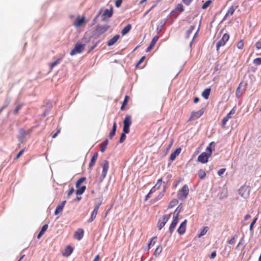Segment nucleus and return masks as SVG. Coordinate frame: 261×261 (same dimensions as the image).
I'll list each match as a JSON object with an SVG mask.
<instances>
[{"instance_id": "ddd939ff", "label": "nucleus", "mask_w": 261, "mask_h": 261, "mask_svg": "<svg viewBox=\"0 0 261 261\" xmlns=\"http://www.w3.org/2000/svg\"><path fill=\"white\" fill-rule=\"evenodd\" d=\"M246 86V84L245 83L241 82L240 83L238 87L237 88V89L236 90V96L238 98H239L242 96V93H243V91L245 90Z\"/></svg>"}, {"instance_id": "79ce46f5", "label": "nucleus", "mask_w": 261, "mask_h": 261, "mask_svg": "<svg viewBox=\"0 0 261 261\" xmlns=\"http://www.w3.org/2000/svg\"><path fill=\"white\" fill-rule=\"evenodd\" d=\"M194 28H195V27L194 25H192L189 28V29H188V30L187 31V32H186L187 38H188L190 36L191 34L193 31Z\"/></svg>"}, {"instance_id": "0e129e2a", "label": "nucleus", "mask_w": 261, "mask_h": 261, "mask_svg": "<svg viewBox=\"0 0 261 261\" xmlns=\"http://www.w3.org/2000/svg\"><path fill=\"white\" fill-rule=\"evenodd\" d=\"M155 191H156V190H155V189H154V187H153L150 189V191H149V193H150V194H152V193H154V192H155Z\"/></svg>"}, {"instance_id": "c9c22d12", "label": "nucleus", "mask_w": 261, "mask_h": 261, "mask_svg": "<svg viewBox=\"0 0 261 261\" xmlns=\"http://www.w3.org/2000/svg\"><path fill=\"white\" fill-rule=\"evenodd\" d=\"M165 191V190L164 189L162 191H161L159 193L158 195L155 197V198L153 199V200L154 201H157L158 200L161 199L164 195Z\"/></svg>"}, {"instance_id": "a19ab883", "label": "nucleus", "mask_w": 261, "mask_h": 261, "mask_svg": "<svg viewBox=\"0 0 261 261\" xmlns=\"http://www.w3.org/2000/svg\"><path fill=\"white\" fill-rule=\"evenodd\" d=\"M244 44L243 40H240L237 44V47L239 49H242L244 47Z\"/></svg>"}, {"instance_id": "58836bf2", "label": "nucleus", "mask_w": 261, "mask_h": 261, "mask_svg": "<svg viewBox=\"0 0 261 261\" xmlns=\"http://www.w3.org/2000/svg\"><path fill=\"white\" fill-rule=\"evenodd\" d=\"M128 99H129V96H127V95H126L125 96V98H124V99L123 100V103L121 107V110H123L124 109V107L128 103Z\"/></svg>"}, {"instance_id": "cd10ccee", "label": "nucleus", "mask_w": 261, "mask_h": 261, "mask_svg": "<svg viewBox=\"0 0 261 261\" xmlns=\"http://www.w3.org/2000/svg\"><path fill=\"white\" fill-rule=\"evenodd\" d=\"M47 228H48V225L47 224L44 225L42 226L41 230L40 231L39 233H38V234L37 236V239H39L41 237V236L44 233V232L47 229Z\"/></svg>"}, {"instance_id": "8fccbe9b", "label": "nucleus", "mask_w": 261, "mask_h": 261, "mask_svg": "<svg viewBox=\"0 0 261 261\" xmlns=\"http://www.w3.org/2000/svg\"><path fill=\"white\" fill-rule=\"evenodd\" d=\"M255 47L258 50L261 49V41H257L255 44Z\"/></svg>"}, {"instance_id": "ea45409f", "label": "nucleus", "mask_w": 261, "mask_h": 261, "mask_svg": "<svg viewBox=\"0 0 261 261\" xmlns=\"http://www.w3.org/2000/svg\"><path fill=\"white\" fill-rule=\"evenodd\" d=\"M208 227L205 226L202 228V229L201 230L200 233L198 235V237H201L203 236H204L206 233L207 232L208 230Z\"/></svg>"}, {"instance_id": "e433bc0d", "label": "nucleus", "mask_w": 261, "mask_h": 261, "mask_svg": "<svg viewBox=\"0 0 261 261\" xmlns=\"http://www.w3.org/2000/svg\"><path fill=\"white\" fill-rule=\"evenodd\" d=\"M198 176L200 179H203L206 176V173L203 169L198 171Z\"/></svg>"}, {"instance_id": "dca6fc26", "label": "nucleus", "mask_w": 261, "mask_h": 261, "mask_svg": "<svg viewBox=\"0 0 261 261\" xmlns=\"http://www.w3.org/2000/svg\"><path fill=\"white\" fill-rule=\"evenodd\" d=\"M101 203H99L95 206L93 212H92L90 218L88 220V222H92L96 218L97 212Z\"/></svg>"}, {"instance_id": "de8ad7c7", "label": "nucleus", "mask_w": 261, "mask_h": 261, "mask_svg": "<svg viewBox=\"0 0 261 261\" xmlns=\"http://www.w3.org/2000/svg\"><path fill=\"white\" fill-rule=\"evenodd\" d=\"M257 220V218L256 217L254 219V220L252 221V222H251V223L250 224V229L251 230H252L253 229V227L254 226V225L255 224L256 221Z\"/></svg>"}, {"instance_id": "a18cd8bd", "label": "nucleus", "mask_w": 261, "mask_h": 261, "mask_svg": "<svg viewBox=\"0 0 261 261\" xmlns=\"http://www.w3.org/2000/svg\"><path fill=\"white\" fill-rule=\"evenodd\" d=\"M125 134L126 133H124V132H123L121 135V137H120V140H119V142L120 143H122L124 141V140H125L126 139V135H125Z\"/></svg>"}, {"instance_id": "412c9836", "label": "nucleus", "mask_w": 261, "mask_h": 261, "mask_svg": "<svg viewBox=\"0 0 261 261\" xmlns=\"http://www.w3.org/2000/svg\"><path fill=\"white\" fill-rule=\"evenodd\" d=\"M66 201L64 200L57 206V207L55 210V214L56 215H57L62 212L65 204H66Z\"/></svg>"}, {"instance_id": "37998d69", "label": "nucleus", "mask_w": 261, "mask_h": 261, "mask_svg": "<svg viewBox=\"0 0 261 261\" xmlns=\"http://www.w3.org/2000/svg\"><path fill=\"white\" fill-rule=\"evenodd\" d=\"M253 63L256 66L261 65V58H257L253 60Z\"/></svg>"}, {"instance_id": "0eeeda50", "label": "nucleus", "mask_w": 261, "mask_h": 261, "mask_svg": "<svg viewBox=\"0 0 261 261\" xmlns=\"http://www.w3.org/2000/svg\"><path fill=\"white\" fill-rule=\"evenodd\" d=\"M84 49L85 44L76 43L74 47L71 50L70 55L72 56L77 54H80L84 50Z\"/></svg>"}, {"instance_id": "6e6552de", "label": "nucleus", "mask_w": 261, "mask_h": 261, "mask_svg": "<svg viewBox=\"0 0 261 261\" xmlns=\"http://www.w3.org/2000/svg\"><path fill=\"white\" fill-rule=\"evenodd\" d=\"M250 189L247 186H242L239 190V194L243 198H247L249 197Z\"/></svg>"}, {"instance_id": "5701e85b", "label": "nucleus", "mask_w": 261, "mask_h": 261, "mask_svg": "<svg viewBox=\"0 0 261 261\" xmlns=\"http://www.w3.org/2000/svg\"><path fill=\"white\" fill-rule=\"evenodd\" d=\"M98 154L97 152H95L93 156L92 157L91 160H90V162L89 164V168L90 169H91L93 166L95 165V163H96V161L97 159V158H98Z\"/></svg>"}, {"instance_id": "69168bd1", "label": "nucleus", "mask_w": 261, "mask_h": 261, "mask_svg": "<svg viewBox=\"0 0 261 261\" xmlns=\"http://www.w3.org/2000/svg\"><path fill=\"white\" fill-rule=\"evenodd\" d=\"M151 194L149 192L146 196H145V200H147L149 197H150V195Z\"/></svg>"}, {"instance_id": "13d9d810", "label": "nucleus", "mask_w": 261, "mask_h": 261, "mask_svg": "<svg viewBox=\"0 0 261 261\" xmlns=\"http://www.w3.org/2000/svg\"><path fill=\"white\" fill-rule=\"evenodd\" d=\"M156 6V4H154L147 11H146L144 14V15L148 14L151 10H152L154 8H155Z\"/></svg>"}, {"instance_id": "bb28decb", "label": "nucleus", "mask_w": 261, "mask_h": 261, "mask_svg": "<svg viewBox=\"0 0 261 261\" xmlns=\"http://www.w3.org/2000/svg\"><path fill=\"white\" fill-rule=\"evenodd\" d=\"M108 143H109V141L108 139H106V140H105L103 142H102L100 144V151L101 152H103L105 151V150L108 145Z\"/></svg>"}, {"instance_id": "4c0bfd02", "label": "nucleus", "mask_w": 261, "mask_h": 261, "mask_svg": "<svg viewBox=\"0 0 261 261\" xmlns=\"http://www.w3.org/2000/svg\"><path fill=\"white\" fill-rule=\"evenodd\" d=\"M178 201L177 199H173L170 201L169 205V207L172 208V207H174V206L178 204Z\"/></svg>"}, {"instance_id": "603ef678", "label": "nucleus", "mask_w": 261, "mask_h": 261, "mask_svg": "<svg viewBox=\"0 0 261 261\" xmlns=\"http://www.w3.org/2000/svg\"><path fill=\"white\" fill-rule=\"evenodd\" d=\"M145 56H143L141 57V58L139 60L138 63L136 64V66H138L139 65H140L144 60Z\"/></svg>"}, {"instance_id": "7c9ffc66", "label": "nucleus", "mask_w": 261, "mask_h": 261, "mask_svg": "<svg viewBox=\"0 0 261 261\" xmlns=\"http://www.w3.org/2000/svg\"><path fill=\"white\" fill-rule=\"evenodd\" d=\"M211 92L210 88L205 89L202 93V96L205 99H208Z\"/></svg>"}, {"instance_id": "f704fd0d", "label": "nucleus", "mask_w": 261, "mask_h": 261, "mask_svg": "<svg viewBox=\"0 0 261 261\" xmlns=\"http://www.w3.org/2000/svg\"><path fill=\"white\" fill-rule=\"evenodd\" d=\"M184 7L181 4H178L174 10L172 11L171 13V14L173 13L175 11H179L180 12H182L184 11Z\"/></svg>"}, {"instance_id": "a211bd4d", "label": "nucleus", "mask_w": 261, "mask_h": 261, "mask_svg": "<svg viewBox=\"0 0 261 261\" xmlns=\"http://www.w3.org/2000/svg\"><path fill=\"white\" fill-rule=\"evenodd\" d=\"M187 221L185 220L180 225L179 227L177 229V232L180 234H183L186 231V225Z\"/></svg>"}, {"instance_id": "4468645a", "label": "nucleus", "mask_w": 261, "mask_h": 261, "mask_svg": "<svg viewBox=\"0 0 261 261\" xmlns=\"http://www.w3.org/2000/svg\"><path fill=\"white\" fill-rule=\"evenodd\" d=\"M179 212V211H178L177 212V213L176 216L173 218V220L171 224L170 225L169 230L170 233H172V232L173 231L175 226H176V225L178 222V215Z\"/></svg>"}, {"instance_id": "f8f14e48", "label": "nucleus", "mask_w": 261, "mask_h": 261, "mask_svg": "<svg viewBox=\"0 0 261 261\" xmlns=\"http://www.w3.org/2000/svg\"><path fill=\"white\" fill-rule=\"evenodd\" d=\"M236 112L234 108L232 109L227 114V115L224 117L222 120V127L223 128L225 127L226 123L228 121L229 119L231 118V116L233 115Z\"/></svg>"}, {"instance_id": "473e14b6", "label": "nucleus", "mask_w": 261, "mask_h": 261, "mask_svg": "<svg viewBox=\"0 0 261 261\" xmlns=\"http://www.w3.org/2000/svg\"><path fill=\"white\" fill-rule=\"evenodd\" d=\"M131 28H132V25L130 24H127L122 30L121 34L123 35L126 34L130 31Z\"/></svg>"}, {"instance_id": "7ed1b4c3", "label": "nucleus", "mask_w": 261, "mask_h": 261, "mask_svg": "<svg viewBox=\"0 0 261 261\" xmlns=\"http://www.w3.org/2000/svg\"><path fill=\"white\" fill-rule=\"evenodd\" d=\"M102 171L100 178V181H102L106 177L108 169L109 168V163L107 160H103L100 164Z\"/></svg>"}, {"instance_id": "2eb2a0df", "label": "nucleus", "mask_w": 261, "mask_h": 261, "mask_svg": "<svg viewBox=\"0 0 261 261\" xmlns=\"http://www.w3.org/2000/svg\"><path fill=\"white\" fill-rule=\"evenodd\" d=\"M113 14V7H111L110 10L107 9L104 11L103 13L102 14V20H105L107 18H111Z\"/></svg>"}, {"instance_id": "9d476101", "label": "nucleus", "mask_w": 261, "mask_h": 261, "mask_svg": "<svg viewBox=\"0 0 261 261\" xmlns=\"http://www.w3.org/2000/svg\"><path fill=\"white\" fill-rule=\"evenodd\" d=\"M170 214L165 215L161 219H159L158 221V227L159 230H161L165 226L170 218Z\"/></svg>"}, {"instance_id": "09e8293b", "label": "nucleus", "mask_w": 261, "mask_h": 261, "mask_svg": "<svg viewBox=\"0 0 261 261\" xmlns=\"http://www.w3.org/2000/svg\"><path fill=\"white\" fill-rule=\"evenodd\" d=\"M122 3V0H116L115 1V6L119 8L121 6Z\"/></svg>"}, {"instance_id": "f3484780", "label": "nucleus", "mask_w": 261, "mask_h": 261, "mask_svg": "<svg viewBox=\"0 0 261 261\" xmlns=\"http://www.w3.org/2000/svg\"><path fill=\"white\" fill-rule=\"evenodd\" d=\"M85 22V17L83 16L82 17H80V16H78L75 22H74V25L76 28H78L82 25Z\"/></svg>"}, {"instance_id": "774afa93", "label": "nucleus", "mask_w": 261, "mask_h": 261, "mask_svg": "<svg viewBox=\"0 0 261 261\" xmlns=\"http://www.w3.org/2000/svg\"><path fill=\"white\" fill-rule=\"evenodd\" d=\"M199 99L198 97H195L194 99V103H197L199 101Z\"/></svg>"}, {"instance_id": "49530a36", "label": "nucleus", "mask_w": 261, "mask_h": 261, "mask_svg": "<svg viewBox=\"0 0 261 261\" xmlns=\"http://www.w3.org/2000/svg\"><path fill=\"white\" fill-rule=\"evenodd\" d=\"M24 149H21L18 152V153L16 155V157L15 158V159L17 160V159H19L21 156V155L22 154V153L24 152Z\"/></svg>"}, {"instance_id": "e2e57ef3", "label": "nucleus", "mask_w": 261, "mask_h": 261, "mask_svg": "<svg viewBox=\"0 0 261 261\" xmlns=\"http://www.w3.org/2000/svg\"><path fill=\"white\" fill-rule=\"evenodd\" d=\"M234 242V238H232L230 240L228 241V243L229 244H232Z\"/></svg>"}, {"instance_id": "bf43d9fd", "label": "nucleus", "mask_w": 261, "mask_h": 261, "mask_svg": "<svg viewBox=\"0 0 261 261\" xmlns=\"http://www.w3.org/2000/svg\"><path fill=\"white\" fill-rule=\"evenodd\" d=\"M20 109V106H18L14 110V113L17 114L19 110Z\"/></svg>"}, {"instance_id": "f03ea898", "label": "nucleus", "mask_w": 261, "mask_h": 261, "mask_svg": "<svg viewBox=\"0 0 261 261\" xmlns=\"http://www.w3.org/2000/svg\"><path fill=\"white\" fill-rule=\"evenodd\" d=\"M86 178L85 177H83L79 179L76 182V187L77 189L76 191V194L77 195L82 194L85 191L86 187L85 186L80 187V185L86 180Z\"/></svg>"}, {"instance_id": "1a4fd4ad", "label": "nucleus", "mask_w": 261, "mask_h": 261, "mask_svg": "<svg viewBox=\"0 0 261 261\" xmlns=\"http://www.w3.org/2000/svg\"><path fill=\"white\" fill-rule=\"evenodd\" d=\"M229 39V35L227 33H225L222 38L217 43L216 48L218 50L220 47L223 46Z\"/></svg>"}, {"instance_id": "4be33fe9", "label": "nucleus", "mask_w": 261, "mask_h": 261, "mask_svg": "<svg viewBox=\"0 0 261 261\" xmlns=\"http://www.w3.org/2000/svg\"><path fill=\"white\" fill-rule=\"evenodd\" d=\"M84 236V230L83 229H78L74 233V237L75 239L81 240Z\"/></svg>"}, {"instance_id": "423d86ee", "label": "nucleus", "mask_w": 261, "mask_h": 261, "mask_svg": "<svg viewBox=\"0 0 261 261\" xmlns=\"http://www.w3.org/2000/svg\"><path fill=\"white\" fill-rule=\"evenodd\" d=\"M189 188L187 185H185L177 193V197L179 199H185L189 194Z\"/></svg>"}, {"instance_id": "2f4dec72", "label": "nucleus", "mask_w": 261, "mask_h": 261, "mask_svg": "<svg viewBox=\"0 0 261 261\" xmlns=\"http://www.w3.org/2000/svg\"><path fill=\"white\" fill-rule=\"evenodd\" d=\"M64 57V55H62L61 57L58 59L56 61L50 63L49 66L50 69H52L55 66H56L57 64H58L63 59Z\"/></svg>"}, {"instance_id": "4d7b16f0", "label": "nucleus", "mask_w": 261, "mask_h": 261, "mask_svg": "<svg viewBox=\"0 0 261 261\" xmlns=\"http://www.w3.org/2000/svg\"><path fill=\"white\" fill-rule=\"evenodd\" d=\"M74 192V189L73 188H72L69 191H68V194H67V196L68 197H69L72 194V193H73Z\"/></svg>"}, {"instance_id": "9b49d317", "label": "nucleus", "mask_w": 261, "mask_h": 261, "mask_svg": "<svg viewBox=\"0 0 261 261\" xmlns=\"http://www.w3.org/2000/svg\"><path fill=\"white\" fill-rule=\"evenodd\" d=\"M203 111H202V110H201L197 112L192 111L191 113L190 117L189 118L188 121L189 122L192 120L197 119L199 118H200L203 115Z\"/></svg>"}, {"instance_id": "6e6d98bb", "label": "nucleus", "mask_w": 261, "mask_h": 261, "mask_svg": "<svg viewBox=\"0 0 261 261\" xmlns=\"http://www.w3.org/2000/svg\"><path fill=\"white\" fill-rule=\"evenodd\" d=\"M162 183V179L160 178L158 180L155 185H157L158 186H159L160 187H161Z\"/></svg>"}, {"instance_id": "c756f323", "label": "nucleus", "mask_w": 261, "mask_h": 261, "mask_svg": "<svg viewBox=\"0 0 261 261\" xmlns=\"http://www.w3.org/2000/svg\"><path fill=\"white\" fill-rule=\"evenodd\" d=\"M117 128V123L115 122L113 125V128L109 134V138L111 139L115 136Z\"/></svg>"}, {"instance_id": "a878e982", "label": "nucleus", "mask_w": 261, "mask_h": 261, "mask_svg": "<svg viewBox=\"0 0 261 261\" xmlns=\"http://www.w3.org/2000/svg\"><path fill=\"white\" fill-rule=\"evenodd\" d=\"M73 252V248L70 246H68L66 247L63 255L65 256H69Z\"/></svg>"}, {"instance_id": "5fc2aeb1", "label": "nucleus", "mask_w": 261, "mask_h": 261, "mask_svg": "<svg viewBox=\"0 0 261 261\" xmlns=\"http://www.w3.org/2000/svg\"><path fill=\"white\" fill-rule=\"evenodd\" d=\"M193 0H182V2L186 5H189Z\"/></svg>"}, {"instance_id": "f257e3e1", "label": "nucleus", "mask_w": 261, "mask_h": 261, "mask_svg": "<svg viewBox=\"0 0 261 261\" xmlns=\"http://www.w3.org/2000/svg\"><path fill=\"white\" fill-rule=\"evenodd\" d=\"M215 143L214 142H211L206 148V152L201 153L198 157L197 161L202 164L206 163L212 154V147H214Z\"/></svg>"}, {"instance_id": "b1692460", "label": "nucleus", "mask_w": 261, "mask_h": 261, "mask_svg": "<svg viewBox=\"0 0 261 261\" xmlns=\"http://www.w3.org/2000/svg\"><path fill=\"white\" fill-rule=\"evenodd\" d=\"M181 152V148H177L174 152L171 153L170 155V159L171 161H174L177 156H178Z\"/></svg>"}, {"instance_id": "c85d7f7f", "label": "nucleus", "mask_w": 261, "mask_h": 261, "mask_svg": "<svg viewBox=\"0 0 261 261\" xmlns=\"http://www.w3.org/2000/svg\"><path fill=\"white\" fill-rule=\"evenodd\" d=\"M157 237H154L151 238V240L150 241L149 243L148 244V250H149L152 247H153L154 244L157 242Z\"/></svg>"}, {"instance_id": "aec40b11", "label": "nucleus", "mask_w": 261, "mask_h": 261, "mask_svg": "<svg viewBox=\"0 0 261 261\" xmlns=\"http://www.w3.org/2000/svg\"><path fill=\"white\" fill-rule=\"evenodd\" d=\"M238 6L237 5H232L230 8L228 9L227 12H226L224 19L226 18L228 16H232L235 10L238 8Z\"/></svg>"}, {"instance_id": "393cba45", "label": "nucleus", "mask_w": 261, "mask_h": 261, "mask_svg": "<svg viewBox=\"0 0 261 261\" xmlns=\"http://www.w3.org/2000/svg\"><path fill=\"white\" fill-rule=\"evenodd\" d=\"M120 38L119 35H116L111 38L107 43V45L109 46L114 45Z\"/></svg>"}, {"instance_id": "72a5a7b5", "label": "nucleus", "mask_w": 261, "mask_h": 261, "mask_svg": "<svg viewBox=\"0 0 261 261\" xmlns=\"http://www.w3.org/2000/svg\"><path fill=\"white\" fill-rule=\"evenodd\" d=\"M162 250H163L162 246L161 245H158L154 251V253H153L154 255L155 256H159L160 254V253L162 252Z\"/></svg>"}, {"instance_id": "c03bdc74", "label": "nucleus", "mask_w": 261, "mask_h": 261, "mask_svg": "<svg viewBox=\"0 0 261 261\" xmlns=\"http://www.w3.org/2000/svg\"><path fill=\"white\" fill-rule=\"evenodd\" d=\"M212 3L211 0L207 1L202 6V9H206Z\"/></svg>"}, {"instance_id": "680f3d73", "label": "nucleus", "mask_w": 261, "mask_h": 261, "mask_svg": "<svg viewBox=\"0 0 261 261\" xmlns=\"http://www.w3.org/2000/svg\"><path fill=\"white\" fill-rule=\"evenodd\" d=\"M99 259H100L99 255H97L95 257V258H94V259H93V261H99Z\"/></svg>"}, {"instance_id": "6ab92c4d", "label": "nucleus", "mask_w": 261, "mask_h": 261, "mask_svg": "<svg viewBox=\"0 0 261 261\" xmlns=\"http://www.w3.org/2000/svg\"><path fill=\"white\" fill-rule=\"evenodd\" d=\"M159 38V37L158 36H155L152 38V39L150 43V45L148 46V47L146 49V52H149L153 48V47L154 46L156 42L158 41Z\"/></svg>"}, {"instance_id": "052dcab7", "label": "nucleus", "mask_w": 261, "mask_h": 261, "mask_svg": "<svg viewBox=\"0 0 261 261\" xmlns=\"http://www.w3.org/2000/svg\"><path fill=\"white\" fill-rule=\"evenodd\" d=\"M60 132V129H58V130L57 131V132H56L55 134H54V135L52 136V138H55L57 136L58 134Z\"/></svg>"}, {"instance_id": "864d4df0", "label": "nucleus", "mask_w": 261, "mask_h": 261, "mask_svg": "<svg viewBox=\"0 0 261 261\" xmlns=\"http://www.w3.org/2000/svg\"><path fill=\"white\" fill-rule=\"evenodd\" d=\"M216 256V252L215 251L212 252L211 255H210V258L213 259Z\"/></svg>"}, {"instance_id": "338daca9", "label": "nucleus", "mask_w": 261, "mask_h": 261, "mask_svg": "<svg viewBox=\"0 0 261 261\" xmlns=\"http://www.w3.org/2000/svg\"><path fill=\"white\" fill-rule=\"evenodd\" d=\"M251 217L250 215H249V214H247L246 215L245 217H244V219L245 220H247V219H248L249 218H250Z\"/></svg>"}, {"instance_id": "20e7f679", "label": "nucleus", "mask_w": 261, "mask_h": 261, "mask_svg": "<svg viewBox=\"0 0 261 261\" xmlns=\"http://www.w3.org/2000/svg\"><path fill=\"white\" fill-rule=\"evenodd\" d=\"M132 124V116L127 115L125 116L123 121V131L124 133H129V127Z\"/></svg>"}, {"instance_id": "39448f33", "label": "nucleus", "mask_w": 261, "mask_h": 261, "mask_svg": "<svg viewBox=\"0 0 261 261\" xmlns=\"http://www.w3.org/2000/svg\"><path fill=\"white\" fill-rule=\"evenodd\" d=\"M110 28V26L107 24L103 25H97L94 31V35L99 36L107 32Z\"/></svg>"}, {"instance_id": "3c124183", "label": "nucleus", "mask_w": 261, "mask_h": 261, "mask_svg": "<svg viewBox=\"0 0 261 261\" xmlns=\"http://www.w3.org/2000/svg\"><path fill=\"white\" fill-rule=\"evenodd\" d=\"M226 169L225 168H222V169H220L218 171V174L220 176H221L222 174H223L225 171Z\"/></svg>"}]
</instances>
